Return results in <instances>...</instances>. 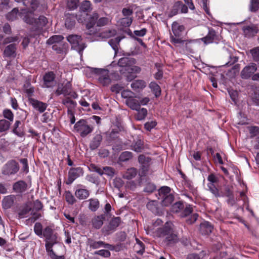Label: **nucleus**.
<instances>
[{
    "label": "nucleus",
    "mask_w": 259,
    "mask_h": 259,
    "mask_svg": "<svg viewBox=\"0 0 259 259\" xmlns=\"http://www.w3.org/2000/svg\"><path fill=\"white\" fill-rule=\"evenodd\" d=\"M157 234L159 237L163 239V241L166 245L174 244L179 240L178 236L174 232L171 223L167 222L163 227L158 228Z\"/></svg>",
    "instance_id": "nucleus-1"
},
{
    "label": "nucleus",
    "mask_w": 259,
    "mask_h": 259,
    "mask_svg": "<svg viewBox=\"0 0 259 259\" xmlns=\"http://www.w3.org/2000/svg\"><path fill=\"white\" fill-rule=\"evenodd\" d=\"M55 94L57 96L63 95L66 97L70 96L74 99H76L78 95L76 93L73 91L72 84L70 81H67L66 83L59 84L56 91Z\"/></svg>",
    "instance_id": "nucleus-2"
},
{
    "label": "nucleus",
    "mask_w": 259,
    "mask_h": 259,
    "mask_svg": "<svg viewBox=\"0 0 259 259\" xmlns=\"http://www.w3.org/2000/svg\"><path fill=\"white\" fill-rule=\"evenodd\" d=\"M48 19L44 16H40L37 19H35V23L31 29L30 36L35 38L39 36L42 32L43 28L48 23Z\"/></svg>",
    "instance_id": "nucleus-3"
},
{
    "label": "nucleus",
    "mask_w": 259,
    "mask_h": 259,
    "mask_svg": "<svg viewBox=\"0 0 259 259\" xmlns=\"http://www.w3.org/2000/svg\"><path fill=\"white\" fill-rule=\"evenodd\" d=\"M160 198L162 199L161 204L164 206H169L174 200V196L170 193V189L167 186L162 187L158 190Z\"/></svg>",
    "instance_id": "nucleus-4"
},
{
    "label": "nucleus",
    "mask_w": 259,
    "mask_h": 259,
    "mask_svg": "<svg viewBox=\"0 0 259 259\" xmlns=\"http://www.w3.org/2000/svg\"><path fill=\"white\" fill-rule=\"evenodd\" d=\"M74 128L79 133L80 136L82 138L85 137L91 133L94 130L93 126L89 125L87 121L82 119H80L75 123Z\"/></svg>",
    "instance_id": "nucleus-5"
},
{
    "label": "nucleus",
    "mask_w": 259,
    "mask_h": 259,
    "mask_svg": "<svg viewBox=\"0 0 259 259\" xmlns=\"http://www.w3.org/2000/svg\"><path fill=\"white\" fill-rule=\"evenodd\" d=\"M19 165L15 160H9L3 167L2 173L4 175H14L19 170Z\"/></svg>",
    "instance_id": "nucleus-6"
},
{
    "label": "nucleus",
    "mask_w": 259,
    "mask_h": 259,
    "mask_svg": "<svg viewBox=\"0 0 259 259\" xmlns=\"http://www.w3.org/2000/svg\"><path fill=\"white\" fill-rule=\"evenodd\" d=\"M65 16L66 20L65 25L67 29H71L74 27L76 20L80 23H83L85 21V17L83 16L82 14L77 15L73 14L68 13L66 14Z\"/></svg>",
    "instance_id": "nucleus-7"
},
{
    "label": "nucleus",
    "mask_w": 259,
    "mask_h": 259,
    "mask_svg": "<svg viewBox=\"0 0 259 259\" xmlns=\"http://www.w3.org/2000/svg\"><path fill=\"white\" fill-rule=\"evenodd\" d=\"M146 87V82L142 79H137L132 81L131 83V87L132 91H131V98L137 97L140 93Z\"/></svg>",
    "instance_id": "nucleus-8"
},
{
    "label": "nucleus",
    "mask_w": 259,
    "mask_h": 259,
    "mask_svg": "<svg viewBox=\"0 0 259 259\" xmlns=\"http://www.w3.org/2000/svg\"><path fill=\"white\" fill-rule=\"evenodd\" d=\"M112 124V130L108 136V139L110 140L116 139L118 137L117 135L119 132L124 131V125L120 118H116Z\"/></svg>",
    "instance_id": "nucleus-9"
},
{
    "label": "nucleus",
    "mask_w": 259,
    "mask_h": 259,
    "mask_svg": "<svg viewBox=\"0 0 259 259\" xmlns=\"http://www.w3.org/2000/svg\"><path fill=\"white\" fill-rule=\"evenodd\" d=\"M94 73L99 76L98 81L103 86H108L111 82V79L109 75V71L107 70L103 69H94Z\"/></svg>",
    "instance_id": "nucleus-10"
},
{
    "label": "nucleus",
    "mask_w": 259,
    "mask_h": 259,
    "mask_svg": "<svg viewBox=\"0 0 259 259\" xmlns=\"http://www.w3.org/2000/svg\"><path fill=\"white\" fill-rule=\"evenodd\" d=\"M121 223V218L119 217H113L108 225L105 226L102 230L106 235H109L116 231Z\"/></svg>",
    "instance_id": "nucleus-11"
},
{
    "label": "nucleus",
    "mask_w": 259,
    "mask_h": 259,
    "mask_svg": "<svg viewBox=\"0 0 259 259\" xmlns=\"http://www.w3.org/2000/svg\"><path fill=\"white\" fill-rule=\"evenodd\" d=\"M56 75L53 71L46 72L43 76L42 87L46 88H53L57 83L55 80Z\"/></svg>",
    "instance_id": "nucleus-12"
},
{
    "label": "nucleus",
    "mask_w": 259,
    "mask_h": 259,
    "mask_svg": "<svg viewBox=\"0 0 259 259\" xmlns=\"http://www.w3.org/2000/svg\"><path fill=\"white\" fill-rule=\"evenodd\" d=\"M83 174V169L81 167L70 168L68 171V176L66 184H71L77 178L82 176Z\"/></svg>",
    "instance_id": "nucleus-13"
},
{
    "label": "nucleus",
    "mask_w": 259,
    "mask_h": 259,
    "mask_svg": "<svg viewBox=\"0 0 259 259\" xmlns=\"http://www.w3.org/2000/svg\"><path fill=\"white\" fill-rule=\"evenodd\" d=\"M118 65L120 67L119 71L126 76L128 80L130 77V58L126 57L120 58Z\"/></svg>",
    "instance_id": "nucleus-14"
},
{
    "label": "nucleus",
    "mask_w": 259,
    "mask_h": 259,
    "mask_svg": "<svg viewBox=\"0 0 259 259\" xmlns=\"http://www.w3.org/2000/svg\"><path fill=\"white\" fill-rule=\"evenodd\" d=\"M75 196L79 200L87 199L90 195V191L85 188V186L82 185H78L74 193Z\"/></svg>",
    "instance_id": "nucleus-15"
},
{
    "label": "nucleus",
    "mask_w": 259,
    "mask_h": 259,
    "mask_svg": "<svg viewBox=\"0 0 259 259\" xmlns=\"http://www.w3.org/2000/svg\"><path fill=\"white\" fill-rule=\"evenodd\" d=\"M257 70L255 63H251L245 66L241 72V77L243 79L249 78Z\"/></svg>",
    "instance_id": "nucleus-16"
},
{
    "label": "nucleus",
    "mask_w": 259,
    "mask_h": 259,
    "mask_svg": "<svg viewBox=\"0 0 259 259\" xmlns=\"http://www.w3.org/2000/svg\"><path fill=\"white\" fill-rule=\"evenodd\" d=\"M85 19L86 27L88 29L93 28L96 24H97L98 19L99 18V15L97 13H93L92 15H88V14L83 15Z\"/></svg>",
    "instance_id": "nucleus-17"
},
{
    "label": "nucleus",
    "mask_w": 259,
    "mask_h": 259,
    "mask_svg": "<svg viewBox=\"0 0 259 259\" xmlns=\"http://www.w3.org/2000/svg\"><path fill=\"white\" fill-rule=\"evenodd\" d=\"M17 44L12 43L6 47L4 51V56L5 57L15 58L16 57Z\"/></svg>",
    "instance_id": "nucleus-18"
},
{
    "label": "nucleus",
    "mask_w": 259,
    "mask_h": 259,
    "mask_svg": "<svg viewBox=\"0 0 259 259\" xmlns=\"http://www.w3.org/2000/svg\"><path fill=\"white\" fill-rule=\"evenodd\" d=\"M28 101L33 108L38 111L40 113H43L48 107L47 103L39 101L34 98H29Z\"/></svg>",
    "instance_id": "nucleus-19"
},
{
    "label": "nucleus",
    "mask_w": 259,
    "mask_h": 259,
    "mask_svg": "<svg viewBox=\"0 0 259 259\" xmlns=\"http://www.w3.org/2000/svg\"><path fill=\"white\" fill-rule=\"evenodd\" d=\"M28 189L27 184L23 180H19L13 185V190L16 193L22 194Z\"/></svg>",
    "instance_id": "nucleus-20"
},
{
    "label": "nucleus",
    "mask_w": 259,
    "mask_h": 259,
    "mask_svg": "<svg viewBox=\"0 0 259 259\" xmlns=\"http://www.w3.org/2000/svg\"><path fill=\"white\" fill-rule=\"evenodd\" d=\"M250 137L253 139L254 147L259 149V127L257 126H251L249 127Z\"/></svg>",
    "instance_id": "nucleus-21"
},
{
    "label": "nucleus",
    "mask_w": 259,
    "mask_h": 259,
    "mask_svg": "<svg viewBox=\"0 0 259 259\" xmlns=\"http://www.w3.org/2000/svg\"><path fill=\"white\" fill-rule=\"evenodd\" d=\"M218 39L219 36L217 35L215 30L212 28L209 29L208 33L206 36L201 38V40L205 45L212 43Z\"/></svg>",
    "instance_id": "nucleus-22"
},
{
    "label": "nucleus",
    "mask_w": 259,
    "mask_h": 259,
    "mask_svg": "<svg viewBox=\"0 0 259 259\" xmlns=\"http://www.w3.org/2000/svg\"><path fill=\"white\" fill-rule=\"evenodd\" d=\"M242 30L245 36L247 37H251L258 32L257 26L252 24L243 26Z\"/></svg>",
    "instance_id": "nucleus-23"
},
{
    "label": "nucleus",
    "mask_w": 259,
    "mask_h": 259,
    "mask_svg": "<svg viewBox=\"0 0 259 259\" xmlns=\"http://www.w3.org/2000/svg\"><path fill=\"white\" fill-rule=\"evenodd\" d=\"M136 100L131 99V108L138 111L136 116L137 120H141L144 119L147 114V110L145 108L140 109V107H135L133 104L135 103Z\"/></svg>",
    "instance_id": "nucleus-24"
},
{
    "label": "nucleus",
    "mask_w": 259,
    "mask_h": 259,
    "mask_svg": "<svg viewBox=\"0 0 259 259\" xmlns=\"http://www.w3.org/2000/svg\"><path fill=\"white\" fill-rule=\"evenodd\" d=\"M106 219V214H102L99 215H96L92 219V225L93 227L97 229H100L103 224V222Z\"/></svg>",
    "instance_id": "nucleus-25"
},
{
    "label": "nucleus",
    "mask_w": 259,
    "mask_h": 259,
    "mask_svg": "<svg viewBox=\"0 0 259 259\" xmlns=\"http://www.w3.org/2000/svg\"><path fill=\"white\" fill-rule=\"evenodd\" d=\"M67 39L73 47H78L79 52L83 49V48L79 45V43L81 41V36L73 34L70 35L67 37Z\"/></svg>",
    "instance_id": "nucleus-26"
},
{
    "label": "nucleus",
    "mask_w": 259,
    "mask_h": 259,
    "mask_svg": "<svg viewBox=\"0 0 259 259\" xmlns=\"http://www.w3.org/2000/svg\"><path fill=\"white\" fill-rule=\"evenodd\" d=\"M103 137L101 134L96 135L91 140L89 147L92 150L97 149L101 145Z\"/></svg>",
    "instance_id": "nucleus-27"
},
{
    "label": "nucleus",
    "mask_w": 259,
    "mask_h": 259,
    "mask_svg": "<svg viewBox=\"0 0 259 259\" xmlns=\"http://www.w3.org/2000/svg\"><path fill=\"white\" fill-rule=\"evenodd\" d=\"M151 160L150 157L146 156L144 154H140L138 156V162L141 165L142 168L144 171L148 170Z\"/></svg>",
    "instance_id": "nucleus-28"
},
{
    "label": "nucleus",
    "mask_w": 259,
    "mask_h": 259,
    "mask_svg": "<svg viewBox=\"0 0 259 259\" xmlns=\"http://www.w3.org/2000/svg\"><path fill=\"white\" fill-rule=\"evenodd\" d=\"M42 236L45 238V240L57 238L56 234L54 233V230L52 227L50 226L46 227L43 230Z\"/></svg>",
    "instance_id": "nucleus-29"
},
{
    "label": "nucleus",
    "mask_w": 259,
    "mask_h": 259,
    "mask_svg": "<svg viewBox=\"0 0 259 259\" xmlns=\"http://www.w3.org/2000/svg\"><path fill=\"white\" fill-rule=\"evenodd\" d=\"M213 228L208 222H204L200 225V231L202 234L208 235L211 233Z\"/></svg>",
    "instance_id": "nucleus-30"
},
{
    "label": "nucleus",
    "mask_w": 259,
    "mask_h": 259,
    "mask_svg": "<svg viewBox=\"0 0 259 259\" xmlns=\"http://www.w3.org/2000/svg\"><path fill=\"white\" fill-rule=\"evenodd\" d=\"M15 199V196L13 195L5 196L2 201L3 207L5 209L10 208L13 206Z\"/></svg>",
    "instance_id": "nucleus-31"
},
{
    "label": "nucleus",
    "mask_w": 259,
    "mask_h": 259,
    "mask_svg": "<svg viewBox=\"0 0 259 259\" xmlns=\"http://www.w3.org/2000/svg\"><path fill=\"white\" fill-rule=\"evenodd\" d=\"M121 27V30L124 31L128 35H130V18L125 17L121 19L118 22Z\"/></svg>",
    "instance_id": "nucleus-32"
},
{
    "label": "nucleus",
    "mask_w": 259,
    "mask_h": 259,
    "mask_svg": "<svg viewBox=\"0 0 259 259\" xmlns=\"http://www.w3.org/2000/svg\"><path fill=\"white\" fill-rule=\"evenodd\" d=\"M207 186L208 187L207 190L209 191L214 195L215 197L218 198L224 196L223 192H220V191L216 187L214 184L211 183H208Z\"/></svg>",
    "instance_id": "nucleus-33"
},
{
    "label": "nucleus",
    "mask_w": 259,
    "mask_h": 259,
    "mask_svg": "<svg viewBox=\"0 0 259 259\" xmlns=\"http://www.w3.org/2000/svg\"><path fill=\"white\" fill-rule=\"evenodd\" d=\"M45 242L46 249L49 255L52 252H54L52 248L53 246L57 243V238H53L50 240H45Z\"/></svg>",
    "instance_id": "nucleus-34"
},
{
    "label": "nucleus",
    "mask_w": 259,
    "mask_h": 259,
    "mask_svg": "<svg viewBox=\"0 0 259 259\" xmlns=\"http://www.w3.org/2000/svg\"><path fill=\"white\" fill-rule=\"evenodd\" d=\"M136 243L134 244L133 246V250L139 254H142L144 251V245L142 241H141L139 239L136 238H135Z\"/></svg>",
    "instance_id": "nucleus-35"
},
{
    "label": "nucleus",
    "mask_w": 259,
    "mask_h": 259,
    "mask_svg": "<svg viewBox=\"0 0 259 259\" xmlns=\"http://www.w3.org/2000/svg\"><path fill=\"white\" fill-rule=\"evenodd\" d=\"M80 12L88 13L92 10V4L89 1H83L79 7Z\"/></svg>",
    "instance_id": "nucleus-36"
},
{
    "label": "nucleus",
    "mask_w": 259,
    "mask_h": 259,
    "mask_svg": "<svg viewBox=\"0 0 259 259\" xmlns=\"http://www.w3.org/2000/svg\"><path fill=\"white\" fill-rule=\"evenodd\" d=\"M88 201L89 202V208L92 211L95 212L99 208L100 202L98 199L91 198Z\"/></svg>",
    "instance_id": "nucleus-37"
},
{
    "label": "nucleus",
    "mask_w": 259,
    "mask_h": 259,
    "mask_svg": "<svg viewBox=\"0 0 259 259\" xmlns=\"http://www.w3.org/2000/svg\"><path fill=\"white\" fill-rule=\"evenodd\" d=\"M19 41V36L18 35H16L14 36H8L4 39V40L0 42V46H6V45L10 43H15V42Z\"/></svg>",
    "instance_id": "nucleus-38"
},
{
    "label": "nucleus",
    "mask_w": 259,
    "mask_h": 259,
    "mask_svg": "<svg viewBox=\"0 0 259 259\" xmlns=\"http://www.w3.org/2000/svg\"><path fill=\"white\" fill-rule=\"evenodd\" d=\"M31 210V208L27 204H26L24 207L20 208L18 213L19 218L22 219L25 218Z\"/></svg>",
    "instance_id": "nucleus-39"
},
{
    "label": "nucleus",
    "mask_w": 259,
    "mask_h": 259,
    "mask_svg": "<svg viewBox=\"0 0 259 259\" xmlns=\"http://www.w3.org/2000/svg\"><path fill=\"white\" fill-rule=\"evenodd\" d=\"M184 27L180 25L178 23H174L172 25V31L176 36H180L181 32L184 30Z\"/></svg>",
    "instance_id": "nucleus-40"
},
{
    "label": "nucleus",
    "mask_w": 259,
    "mask_h": 259,
    "mask_svg": "<svg viewBox=\"0 0 259 259\" xmlns=\"http://www.w3.org/2000/svg\"><path fill=\"white\" fill-rule=\"evenodd\" d=\"M64 39V37L61 35H55L50 37L47 41V44L50 45L55 43L59 42Z\"/></svg>",
    "instance_id": "nucleus-41"
},
{
    "label": "nucleus",
    "mask_w": 259,
    "mask_h": 259,
    "mask_svg": "<svg viewBox=\"0 0 259 259\" xmlns=\"http://www.w3.org/2000/svg\"><path fill=\"white\" fill-rule=\"evenodd\" d=\"M120 40L121 38L119 37H117L114 38L110 39L108 41L109 44L114 50L115 54H116L118 51V46Z\"/></svg>",
    "instance_id": "nucleus-42"
},
{
    "label": "nucleus",
    "mask_w": 259,
    "mask_h": 259,
    "mask_svg": "<svg viewBox=\"0 0 259 259\" xmlns=\"http://www.w3.org/2000/svg\"><path fill=\"white\" fill-rule=\"evenodd\" d=\"M64 196L67 202L69 204H73L76 202V200L72 193L69 191H66L65 192Z\"/></svg>",
    "instance_id": "nucleus-43"
},
{
    "label": "nucleus",
    "mask_w": 259,
    "mask_h": 259,
    "mask_svg": "<svg viewBox=\"0 0 259 259\" xmlns=\"http://www.w3.org/2000/svg\"><path fill=\"white\" fill-rule=\"evenodd\" d=\"M149 88L151 89L155 96L157 97L161 94V90L159 86L155 82H151L149 84Z\"/></svg>",
    "instance_id": "nucleus-44"
},
{
    "label": "nucleus",
    "mask_w": 259,
    "mask_h": 259,
    "mask_svg": "<svg viewBox=\"0 0 259 259\" xmlns=\"http://www.w3.org/2000/svg\"><path fill=\"white\" fill-rule=\"evenodd\" d=\"M18 13V9L17 8H14L12 11L7 14L6 18L9 21H14L16 19Z\"/></svg>",
    "instance_id": "nucleus-45"
},
{
    "label": "nucleus",
    "mask_w": 259,
    "mask_h": 259,
    "mask_svg": "<svg viewBox=\"0 0 259 259\" xmlns=\"http://www.w3.org/2000/svg\"><path fill=\"white\" fill-rule=\"evenodd\" d=\"M103 175H105L110 178H113L115 174V169L110 166H104L103 167Z\"/></svg>",
    "instance_id": "nucleus-46"
},
{
    "label": "nucleus",
    "mask_w": 259,
    "mask_h": 259,
    "mask_svg": "<svg viewBox=\"0 0 259 259\" xmlns=\"http://www.w3.org/2000/svg\"><path fill=\"white\" fill-rule=\"evenodd\" d=\"M90 245L91 247L94 249L98 248L101 246H104L106 248H109V246H111V245L109 244H106L101 241H92V242L90 243Z\"/></svg>",
    "instance_id": "nucleus-47"
},
{
    "label": "nucleus",
    "mask_w": 259,
    "mask_h": 259,
    "mask_svg": "<svg viewBox=\"0 0 259 259\" xmlns=\"http://www.w3.org/2000/svg\"><path fill=\"white\" fill-rule=\"evenodd\" d=\"M10 125V121L6 119L0 120V132H4L8 130Z\"/></svg>",
    "instance_id": "nucleus-48"
},
{
    "label": "nucleus",
    "mask_w": 259,
    "mask_h": 259,
    "mask_svg": "<svg viewBox=\"0 0 259 259\" xmlns=\"http://www.w3.org/2000/svg\"><path fill=\"white\" fill-rule=\"evenodd\" d=\"M259 9V0H250L249 10L251 12H256Z\"/></svg>",
    "instance_id": "nucleus-49"
},
{
    "label": "nucleus",
    "mask_w": 259,
    "mask_h": 259,
    "mask_svg": "<svg viewBox=\"0 0 259 259\" xmlns=\"http://www.w3.org/2000/svg\"><path fill=\"white\" fill-rule=\"evenodd\" d=\"M184 208V204L180 202H177L174 203L171 206L170 210L173 212H178Z\"/></svg>",
    "instance_id": "nucleus-50"
},
{
    "label": "nucleus",
    "mask_w": 259,
    "mask_h": 259,
    "mask_svg": "<svg viewBox=\"0 0 259 259\" xmlns=\"http://www.w3.org/2000/svg\"><path fill=\"white\" fill-rule=\"evenodd\" d=\"M23 11H24V13H26V15L23 18L24 21L27 24L32 25L33 26L35 23V19L29 16V15L28 14V11L26 10H23Z\"/></svg>",
    "instance_id": "nucleus-51"
},
{
    "label": "nucleus",
    "mask_w": 259,
    "mask_h": 259,
    "mask_svg": "<svg viewBox=\"0 0 259 259\" xmlns=\"http://www.w3.org/2000/svg\"><path fill=\"white\" fill-rule=\"evenodd\" d=\"M132 149L137 152H141L143 149V143L140 139H138L134 145Z\"/></svg>",
    "instance_id": "nucleus-52"
},
{
    "label": "nucleus",
    "mask_w": 259,
    "mask_h": 259,
    "mask_svg": "<svg viewBox=\"0 0 259 259\" xmlns=\"http://www.w3.org/2000/svg\"><path fill=\"white\" fill-rule=\"evenodd\" d=\"M206 255L205 251H201L199 254L195 253H190L187 255V259H200Z\"/></svg>",
    "instance_id": "nucleus-53"
},
{
    "label": "nucleus",
    "mask_w": 259,
    "mask_h": 259,
    "mask_svg": "<svg viewBox=\"0 0 259 259\" xmlns=\"http://www.w3.org/2000/svg\"><path fill=\"white\" fill-rule=\"evenodd\" d=\"M130 159V152L125 151L121 153L119 157L118 163L122 165V163Z\"/></svg>",
    "instance_id": "nucleus-54"
},
{
    "label": "nucleus",
    "mask_w": 259,
    "mask_h": 259,
    "mask_svg": "<svg viewBox=\"0 0 259 259\" xmlns=\"http://www.w3.org/2000/svg\"><path fill=\"white\" fill-rule=\"evenodd\" d=\"M157 202L155 201L149 202L147 204V208L154 213H158V211L157 207Z\"/></svg>",
    "instance_id": "nucleus-55"
},
{
    "label": "nucleus",
    "mask_w": 259,
    "mask_h": 259,
    "mask_svg": "<svg viewBox=\"0 0 259 259\" xmlns=\"http://www.w3.org/2000/svg\"><path fill=\"white\" fill-rule=\"evenodd\" d=\"M42 225L39 222H37L35 224L34 226V232L35 234L41 237L42 236Z\"/></svg>",
    "instance_id": "nucleus-56"
},
{
    "label": "nucleus",
    "mask_w": 259,
    "mask_h": 259,
    "mask_svg": "<svg viewBox=\"0 0 259 259\" xmlns=\"http://www.w3.org/2000/svg\"><path fill=\"white\" fill-rule=\"evenodd\" d=\"M62 103L67 108L71 106V107H75L76 103L70 99L69 97H66L62 100Z\"/></svg>",
    "instance_id": "nucleus-57"
},
{
    "label": "nucleus",
    "mask_w": 259,
    "mask_h": 259,
    "mask_svg": "<svg viewBox=\"0 0 259 259\" xmlns=\"http://www.w3.org/2000/svg\"><path fill=\"white\" fill-rule=\"evenodd\" d=\"M250 53L252 58L254 61L257 62L259 61V47H255L250 51Z\"/></svg>",
    "instance_id": "nucleus-58"
},
{
    "label": "nucleus",
    "mask_w": 259,
    "mask_h": 259,
    "mask_svg": "<svg viewBox=\"0 0 259 259\" xmlns=\"http://www.w3.org/2000/svg\"><path fill=\"white\" fill-rule=\"evenodd\" d=\"M90 169L91 171L97 172L101 176L103 175V168L102 169L101 168H100L98 165L95 164L91 163L90 165Z\"/></svg>",
    "instance_id": "nucleus-59"
},
{
    "label": "nucleus",
    "mask_w": 259,
    "mask_h": 259,
    "mask_svg": "<svg viewBox=\"0 0 259 259\" xmlns=\"http://www.w3.org/2000/svg\"><path fill=\"white\" fill-rule=\"evenodd\" d=\"M121 96L125 99V103L130 107V90H125L121 92Z\"/></svg>",
    "instance_id": "nucleus-60"
},
{
    "label": "nucleus",
    "mask_w": 259,
    "mask_h": 259,
    "mask_svg": "<svg viewBox=\"0 0 259 259\" xmlns=\"http://www.w3.org/2000/svg\"><path fill=\"white\" fill-rule=\"evenodd\" d=\"M113 184L115 188L119 190L120 188L122 187L123 185V181L120 178H115L113 180Z\"/></svg>",
    "instance_id": "nucleus-61"
},
{
    "label": "nucleus",
    "mask_w": 259,
    "mask_h": 259,
    "mask_svg": "<svg viewBox=\"0 0 259 259\" xmlns=\"http://www.w3.org/2000/svg\"><path fill=\"white\" fill-rule=\"evenodd\" d=\"M20 162L22 164V170L25 173L29 171L28 162L27 158H22L20 159Z\"/></svg>",
    "instance_id": "nucleus-62"
},
{
    "label": "nucleus",
    "mask_w": 259,
    "mask_h": 259,
    "mask_svg": "<svg viewBox=\"0 0 259 259\" xmlns=\"http://www.w3.org/2000/svg\"><path fill=\"white\" fill-rule=\"evenodd\" d=\"M176 7H179V8L180 9V12L182 13H187L188 12V8L189 7L183 4L182 2H177Z\"/></svg>",
    "instance_id": "nucleus-63"
},
{
    "label": "nucleus",
    "mask_w": 259,
    "mask_h": 259,
    "mask_svg": "<svg viewBox=\"0 0 259 259\" xmlns=\"http://www.w3.org/2000/svg\"><path fill=\"white\" fill-rule=\"evenodd\" d=\"M156 189L154 184L151 183H147L144 188V191L148 193H152Z\"/></svg>",
    "instance_id": "nucleus-64"
}]
</instances>
